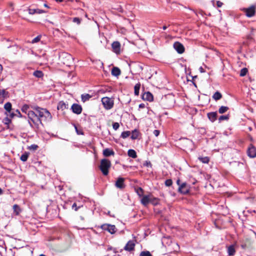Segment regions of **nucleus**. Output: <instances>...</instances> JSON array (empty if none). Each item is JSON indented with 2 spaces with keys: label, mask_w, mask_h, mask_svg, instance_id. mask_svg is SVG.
Listing matches in <instances>:
<instances>
[{
  "label": "nucleus",
  "mask_w": 256,
  "mask_h": 256,
  "mask_svg": "<svg viewBox=\"0 0 256 256\" xmlns=\"http://www.w3.org/2000/svg\"><path fill=\"white\" fill-rule=\"evenodd\" d=\"M36 112L38 114V117H40V120L44 121L50 120L52 118L50 113L45 108L36 107L34 108ZM42 123L41 122L40 124Z\"/></svg>",
  "instance_id": "1"
},
{
  "label": "nucleus",
  "mask_w": 256,
  "mask_h": 256,
  "mask_svg": "<svg viewBox=\"0 0 256 256\" xmlns=\"http://www.w3.org/2000/svg\"><path fill=\"white\" fill-rule=\"evenodd\" d=\"M28 116L29 119L28 122L31 126H32L31 122L35 125H38L39 124H41V120H40V117H38L36 110L35 112L32 110L28 111Z\"/></svg>",
  "instance_id": "2"
},
{
  "label": "nucleus",
  "mask_w": 256,
  "mask_h": 256,
  "mask_svg": "<svg viewBox=\"0 0 256 256\" xmlns=\"http://www.w3.org/2000/svg\"><path fill=\"white\" fill-rule=\"evenodd\" d=\"M110 166L111 163L106 158L102 160L100 168L104 175L108 174Z\"/></svg>",
  "instance_id": "3"
},
{
  "label": "nucleus",
  "mask_w": 256,
  "mask_h": 256,
  "mask_svg": "<svg viewBox=\"0 0 256 256\" xmlns=\"http://www.w3.org/2000/svg\"><path fill=\"white\" fill-rule=\"evenodd\" d=\"M60 58L64 64L70 66L73 62L72 56L66 52H62L60 55Z\"/></svg>",
  "instance_id": "4"
},
{
  "label": "nucleus",
  "mask_w": 256,
  "mask_h": 256,
  "mask_svg": "<svg viewBox=\"0 0 256 256\" xmlns=\"http://www.w3.org/2000/svg\"><path fill=\"white\" fill-rule=\"evenodd\" d=\"M102 102L104 108L106 110H110L113 107L114 100L112 98L108 97H104L102 98Z\"/></svg>",
  "instance_id": "5"
},
{
  "label": "nucleus",
  "mask_w": 256,
  "mask_h": 256,
  "mask_svg": "<svg viewBox=\"0 0 256 256\" xmlns=\"http://www.w3.org/2000/svg\"><path fill=\"white\" fill-rule=\"evenodd\" d=\"M141 202L144 206H146L150 202L155 204L157 203V199L153 198L152 195L144 196L141 200Z\"/></svg>",
  "instance_id": "6"
},
{
  "label": "nucleus",
  "mask_w": 256,
  "mask_h": 256,
  "mask_svg": "<svg viewBox=\"0 0 256 256\" xmlns=\"http://www.w3.org/2000/svg\"><path fill=\"white\" fill-rule=\"evenodd\" d=\"M100 228L103 230H106L111 234H113L116 232V228L114 225L105 224H102Z\"/></svg>",
  "instance_id": "7"
},
{
  "label": "nucleus",
  "mask_w": 256,
  "mask_h": 256,
  "mask_svg": "<svg viewBox=\"0 0 256 256\" xmlns=\"http://www.w3.org/2000/svg\"><path fill=\"white\" fill-rule=\"evenodd\" d=\"M190 186L186 182H183L180 185L178 192L184 194H188L190 192Z\"/></svg>",
  "instance_id": "8"
},
{
  "label": "nucleus",
  "mask_w": 256,
  "mask_h": 256,
  "mask_svg": "<svg viewBox=\"0 0 256 256\" xmlns=\"http://www.w3.org/2000/svg\"><path fill=\"white\" fill-rule=\"evenodd\" d=\"M242 10L248 17L250 18L254 16L255 14L256 7L254 6H252L248 8H244Z\"/></svg>",
  "instance_id": "9"
},
{
  "label": "nucleus",
  "mask_w": 256,
  "mask_h": 256,
  "mask_svg": "<svg viewBox=\"0 0 256 256\" xmlns=\"http://www.w3.org/2000/svg\"><path fill=\"white\" fill-rule=\"evenodd\" d=\"M174 48L179 54H182L184 52V48L183 45L178 42H176L174 43Z\"/></svg>",
  "instance_id": "10"
},
{
  "label": "nucleus",
  "mask_w": 256,
  "mask_h": 256,
  "mask_svg": "<svg viewBox=\"0 0 256 256\" xmlns=\"http://www.w3.org/2000/svg\"><path fill=\"white\" fill-rule=\"evenodd\" d=\"M124 178H118L115 183V186L120 189H122L125 188L124 184Z\"/></svg>",
  "instance_id": "11"
},
{
  "label": "nucleus",
  "mask_w": 256,
  "mask_h": 256,
  "mask_svg": "<svg viewBox=\"0 0 256 256\" xmlns=\"http://www.w3.org/2000/svg\"><path fill=\"white\" fill-rule=\"evenodd\" d=\"M135 246V242L134 240H129L125 246L124 249L127 251L133 250Z\"/></svg>",
  "instance_id": "12"
},
{
  "label": "nucleus",
  "mask_w": 256,
  "mask_h": 256,
  "mask_svg": "<svg viewBox=\"0 0 256 256\" xmlns=\"http://www.w3.org/2000/svg\"><path fill=\"white\" fill-rule=\"evenodd\" d=\"M72 110L73 112L79 114L82 112V108L80 104H74L72 106Z\"/></svg>",
  "instance_id": "13"
},
{
  "label": "nucleus",
  "mask_w": 256,
  "mask_h": 256,
  "mask_svg": "<svg viewBox=\"0 0 256 256\" xmlns=\"http://www.w3.org/2000/svg\"><path fill=\"white\" fill-rule=\"evenodd\" d=\"M248 156L250 158L256 156V148L252 145H250L248 150Z\"/></svg>",
  "instance_id": "14"
},
{
  "label": "nucleus",
  "mask_w": 256,
  "mask_h": 256,
  "mask_svg": "<svg viewBox=\"0 0 256 256\" xmlns=\"http://www.w3.org/2000/svg\"><path fill=\"white\" fill-rule=\"evenodd\" d=\"M112 46L113 50V51L116 54H119L120 52V44L118 42H114L112 44Z\"/></svg>",
  "instance_id": "15"
},
{
  "label": "nucleus",
  "mask_w": 256,
  "mask_h": 256,
  "mask_svg": "<svg viewBox=\"0 0 256 256\" xmlns=\"http://www.w3.org/2000/svg\"><path fill=\"white\" fill-rule=\"evenodd\" d=\"M8 96V92L4 89H0V102H2L4 98Z\"/></svg>",
  "instance_id": "16"
},
{
  "label": "nucleus",
  "mask_w": 256,
  "mask_h": 256,
  "mask_svg": "<svg viewBox=\"0 0 256 256\" xmlns=\"http://www.w3.org/2000/svg\"><path fill=\"white\" fill-rule=\"evenodd\" d=\"M28 13L30 14H40L45 12L44 10L40 9H32L29 8L28 10Z\"/></svg>",
  "instance_id": "17"
},
{
  "label": "nucleus",
  "mask_w": 256,
  "mask_h": 256,
  "mask_svg": "<svg viewBox=\"0 0 256 256\" xmlns=\"http://www.w3.org/2000/svg\"><path fill=\"white\" fill-rule=\"evenodd\" d=\"M68 105L63 101L60 102L58 104L57 108L60 110H64L68 108Z\"/></svg>",
  "instance_id": "18"
},
{
  "label": "nucleus",
  "mask_w": 256,
  "mask_h": 256,
  "mask_svg": "<svg viewBox=\"0 0 256 256\" xmlns=\"http://www.w3.org/2000/svg\"><path fill=\"white\" fill-rule=\"evenodd\" d=\"M208 118L210 120L213 122L215 121L216 120V119L217 113L216 112H212L208 113Z\"/></svg>",
  "instance_id": "19"
},
{
  "label": "nucleus",
  "mask_w": 256,
  "mask_h": 256,
  "mask_svg": "<svg viewBox=\"0 0 256 256\" xmlns=\"http://www.w3.org/2000/svg\"><path fill=\"white\" fill-rule=\"evenodd\" d=\"M114 152L110 148H106L103 150V154L105 156H109L111 155H114Z\"/></svg>",
  "instance_id": "20"
},
{
  "label": "nucleus",
  "mask_w": 256,
  "mask_h": 256,
  "mask_svg": "<svg viewBox=\"0 0 256 256\" xmlns=\"http://www.w3.org/2000/svg\"><path fill=\"white\" fill-rule=\"evenodd\" d=\"M120 74V70L117 67H114L112 70V74L114 76H118Z\"/></svg>",
  "instance_id": "21"
},
{
  "label": "nucleus",
  "mask_w": 256,
  "mask_h": 256,
  "mask_svg": "<svg viewBox=\"0 0 256 256\" xmlns=\"http://www.w3.org/2000/svg\"><path fill=\"white\" fill-rule=\"evenodd\" d=\"M143 98L147 100L152 101L153 99V96L150 92H147L144 93L143 96Z\"/></svg>",
  "instance_id": "22"
},
{
  "label": "nucleus",
  "mask_w": 256,
  "mask_h": 256,
  "mask_svg": "<svg viewBox=\"0 0 256 256\" xmlns=\"http://www.w3.org/2000/svg\"><path fill=\"white\" fill-rule=\"evenodd\" d=\"M228 252L229 256H234L235 254L236 250L234 245L229 246L228 248Z\"/></svg>",
  "instance_id": "23"
},
{
  "label": "nucleus",
  "mask_w": 256,
  "mask_h": 256,
  "mask_svg": "<svg viewBox=\"0 0 256 256\" xmlns=\"http://www.w3.org/2000/svg\"><path fill=\"white\" fill-rule=\"evenodd\" d=\"M128 154L130 157L132 158H136L137 156L136 151L134 150H129L128 152Z\"/></svg>",
  "instance_id": "24"
},
{
  "label": "nucleus",
  "mask_w": 256,
  "mask_h": 256,
  "mask_svg": "<svg viewBox=\"0 0 256 256\" xmlns=\"http://www.w3.org/2000/svg\"><path fill=\"white\" fill-rule=\"evenodd\" d=\"M222 94L218 92H216L212 96L213 98L216 100H220L222 98Z\"/></svg>",
  "instance_id": "25"
},
{
  "label": "nucleus",
  "mask_w": 256,
  "mask_h": 256,
  "mask_svg": "<svg viewBox=\"0 0 256 256\" xmlns=\"http://www.w3.org/2000/svg\"><path fill=\"white\" fill-rule=\"evenodd\" d=\"M13 209H14V212L16 214V215L19 214L21 212V210H20V206L17 204H14L13 206Z\"/></svg>",
  "instance_id": "26"
},
{
  "label": "nucleus",
  "mask_w": 256,
  "mask_h": 256,
  "mask_svg": "<svg viewBox=\"0 0 256 256\" xmlns=\"http://www.w3.org/2000/svg\"><path fill=\"white\" fill-rule=\"evenodd\" d=\"M21 110L23 112H24L27 114H28V112L30 111V110L29 106L27 104L24 105L22 106Z\"/></svg>",
  "instance_id": "27"
},
{
  "label": "nucleus",
  "mask_w": 256,
  "mask_h": 256,
  "mask_svg": "<svg viewBox=\"0 0 256 256\" xmlns=\"http://www.w3.org/2000/svg\"><path fill=\"white\" fill-rule=\"evenodd\" d=\"M140 87V83L136 84L134 88V94L136 96H138L139 94V90Z\"/></svg>",
  "instance_id": "28"
},
{
  "label": "nucleus",
  "mask_w": 256,
  "mask_h": 256,
  "mask_svg": "<svg viewBox=\"0 0 256 256\" xmlns=\"http://www.w3.org/2000/svg\"><path fill=\"white\" fill-rule=\"evenodd\" d=\"M138 136V132L136 130H134L132 132L131 138L132 140H136Z\"/></svg>",
  "instance_id": "29"
},
{
  "label": "nucleus",
  "mask_w": 256,
  "mask_h": 256,
  "mask_svg": "<svg viewBox=\"0 0 256 256\" xmlns=\"http://www.w3.org/2000/svg\"><path fill=\"white\" fill-rule=\"evenodd\" d=\"M198 160L204 164H208L210 160L209 158L207 156L206 157H199Z\"/></svg>",
  "instance_id": "30"
},
{
  "label": "nucleus",
  "mask_w": 256,
  "mask_h": 256,
  "mask_svg": "<svg viewBox=\"0 0 256 256\" xmlns=\"http://www.w3.org/2000/svg\"><path fill=\"white\" fill-rule=\"evenodd\" d=\"M33 74L36 77L38 78H42L43 76V74H42V72H41L40 70H36V71H35L34 72Z\"/></svg>",
  "instance_id": "31"
},
{
  "label": "nucleus",
  "mask_w": 256,
  "mask_h": 256,
  "mask_svg": "<svg viewBox=\"0 0 256 256\" xmlns=\"http://www.w3.org/2000/svg\"><path fill=\"white\" fill-rule=\"evenodd\" d=\"M228 108L227 106H222L218 110V112L220 114H224L228 110Z\"/></svg>",
  "instance_id": "32"
},
{
  "label": "nucleus",
  "mask_w": 256,
  "mask_h": 256,
  "mask_svg": "<svg viewBox=\"0 0 256 256\" xmlns=\"http://www.w3.org/2000/svg\"><path fill=\"white\" fill-rule=\"evenodd\" d=\"M10 116L11 117H14V116H17L18 117H20V118H22V116L20 112L18 110H16V111H15V112H12V114H10Z\"/></svg>",
  "instance_id": "33"
},
{
  "label": "nucleus",
  "mask_w": 256,
  "mask_h": 256,
  "mask_svg": "<svg viewBox=\"0 0 256 256\" xmlns=\"http://www.w3.org/2000/svg\"><path fill=\"white\" fill-rule=\"evenodd\" d=\"M28 153L25 152L24 154H22L20 156V160L22 162H26L27 160L28 156Z\"/></svg>",
  "instance_id": "34"
},
{
  "label": "nucleus",
  "mask_w": 256,
  "mask_h": 256,
  "mask_svg": "<svg viewBox=\"0 0 256 256\" xmlns=\"http://www.w3.org/2000/svg\"><path fill=\"white\" fill-rule=\"evenodd\" d=\"M4 108L6 111L10 112L12 109V104L10 102H6L4 104Z\"/></svg>",
  "instance_id": "35"
},
{
  "label": "nucleus",
  "mask_w": 256,
  "mask_h": 256,
  "mask_svg": "<svg viewBox=\"0 0 256 256\" xmlns=\"http://www.w3.org/2000/svg\"><path fill=\"white\" fill-rule=\"evenodd\" d=\"M248 72V70L246 68H243L240 70V76H245Z\"/></svg>",
  "instance_id": "36"
},
{
  "label": "nucleus",
  "mask_w": 256,
  "mask_h": 256,
  "mask_svg": "<svg viewBox=\"0 0 256 256\" xmlns=\"http://www.w3.org/2000/svg\"><path fill=\"white\" fill-rule=\"evenodd\" d=\"M90 98L91 96L88 94L82 95V99L84 102L88 100Z\"/></svg>",
  "instance_id": "37"
},
{
  "label": "nucleus",
  "mask_w": 256,
  "mask_h": 256,
  "mask_svg": "<svg viewBox=\"0 0 256 256\" xmlns=\"http://www.w3.org/2000/svg\"><path fill=\"white\" fill-rule=\"evenodd\" d=\"M130 134V131H126L122 133L121 136L123 138H126L129 136Z\"/></svg>",
  "instance_id": "38"
},
{
  "label": "nucleus",
  "mask_w": 256,
  "mask_h": 256,
  "mask_svg": "<svg viewBox=\"0 0 256 256\" xmlns=\"http://www.w3.org/2000/svg\"><path fill=\"white\" fill-rule=\"evenodd\" d=\"M140 256H152V255L148 251H143L140 252Z\"/></svg>",
  "instance_id": "39"
},
{
  "label": "nucleus",
  "mask_w": 256,
  "mask_h": 256,
  "mask_svg": "<svg viewBox=\"0 0 256 256\" xmlns=\"http://www.w3.org/2000/svg\"><path fill=\"white\" fill-rule=\"evenodd\" d=\"M136 192L140 196H141L143 194V190L140 188H137Z\"/></svg>",
  "instance_id": "40"
},
{
  "label": "nucleus",
  "mask_w": 256,
  "mask_h": 256,
  "mask_svg": "<svg viewBox=\"0 0 256 256\" xmlns=\"http://www.w3.org/2000/svg\"><path fill=\"white\" fill-rule=\"evenodd\" d=\"M72 22H74L78 24H79L81 22V19L78 18H73Z\"/></svg>",
  "instance_id": "41"
},
{
  "label": "nucleus",
  "mask_w": 256,
  "mask_h": 256,
  "mask_svg": "<svg viewBox=\"0 0 256 256\" xmlns=\"http://www.w3.org/2000/svg\"><path fill=\"white\" fill-rule=\"evenodd\" d=\"M172 180H170V179L166 180L165 182V184L168 186H172Z\"/></svg>",
  "instance_id": "42"
},
{
  "label": "nucleus",
  "mask_w": 256,
  "mask_h": 256,
  "mask_svg": "<svg viewBox=\"0 0 256 256\" xmlns=\"http://www.w3.org/2000/svg\"><path fill=\"white\" fill-rule=\"evenodd\" d=\"M38 148V146L37 145L32 144L28 147V149L30 150H35Z\"/></svg>",
  "instance_id": "43"
},
{
  "label": "nucleus",
  "mask_w": 256,
  "mask_h": 256,
  "mask_svg": "<svg viewBox=\"0 0 256 256\" xmlns=\"http://www.w3.org/2000/svg\"><path fill=\"white\" fill-rule=\"evenodd\" d=\"M112 127L114 130H117L120 127V124L118 122H114L112 124Z\"/></svg>",
  "instance_id": "44"
},
{
  "label": "nucleus",
  "mask_w": 256,
  "mask_h": 256,
  "mask_svg": "<svg viewBox=\"0 0 256 256\" xmlns=\"http://www.w3.org/2000/svg\"><path fill=\"white\" fill-rule=\"evenodd\" d=\"M40 36H38L32 40V43H36L40 40Z\"/></svg>",
  "instance_id": "45"
},
{
  "label": "nucleus",
  "mask_w": 256,
  "mask_h": 256,
  "mask_svg": "<svg viewBox=\"0 0 256 256\" xmlns=\"http://www.w3.org/2000/svg\"><path fill=\"white\" fill-rule=\"evenodd\" d=\"M228 116H221L219 118V120L220 121L222 120H228Z\"/></svg>",
  "instance_id": "46"
},
{
  "label": "nucleus",
  "mask_w": 256,
  "mask_h": 256,
  "mask_svg": "<svg viewBox=\"0 0 256 256\" xmlns=\"http://www.w3.org/2000/svg\"><path fill=\"white\" fill-rule=\"evenodd\" d=\"M144 166H151V164L150 162L146 161L144 163Z\"/></svg>",
  "instance_id": "47"
},
{
  "label": "nucleus",
  "mask_w": 256,
  "mask_h": 256,
  "mask_svg": "<svg viewBox=\"0 0 256 256\" xmlns=\"http://www.w3.org/2000/svg\"><path fill=\"white\" fill-rule=\"evenodd\" d=\"M153 134L156 136H158L160 134V130H156L153 132Z\"/></svg>",
  "instance_id": "48"
},
{
  "label": "nucleus",
  "mask_w": 256,
  "mask_h": 256,
  "mask_svg": "<svg viewBox=\"0 0 256 256\" xmlns=\"http://www.w3.org/2000/svg\"><path fill=\"white\" fill-rule=\"evenodd\" d=\"M222 2H220V1H218L217 2H216V4H217V6L218 7H221L222 5Z\"/></svg>",
  "instance_id": "49"
},
{
  "label": "nucleus",
  "mask_w": 256,
  "mask_h": 256,
  "mask_svg": "<svg viewBox=\"0 0 256 256\" xmlns=\"http://www.w3.org/2000/svg\"><path fill=\"white\" fill-rule=\"evenodd\" d=\"M145 107V104H141L139 105V108H144Z\"/></svg>",
  "instance_id": "50"
},
{
  "label": "nucleus",
  "mask_w": 256,
  "mask_h": 256,
  "mask_svg": "<svg viewBox=\"0 0 256 256\" xmlns=\"http://www.w3.org/2000/svg\"><path fill=\"white\" fill-rule=\"evenodd\" d=\"M199 70H200V72H202H202H204V68H203L202 66H200V68Z\"/></svg>",
  "instance_id": "51"
},
{
  "label": "nucleus",
  "mask_w": 256,
  "mask_h": 256,
  "mask_svg": "<svg viewBox=\"0 0 256 256\" xmlns=\"http://www.w3.org/2000/svg\"><path fill=\"white\" fill-rule=\"evenodd\" d=\"M176 184L180 186V185H181V184H180V180H176Z\"/></svg>",
  "instance_id": "52"
},
{
  "label": "nucleus",
  "mask_w": 256,
  "mask_h": 256,
  "mask_svg": "<svg viewBox=\"0 0 256 256\" xmlns=\"http://www.w3.org/2000/svg\"><path fill=\"white\" fill-rule=\"evenodd\" d=\"M167 27L165 26H164L163 27H162V29L164 30H166V29Z\"/></svg>",
  "instance_id": "53"
},
{
  "label": "nucleus",
  "mask_w": 256,
  "mask_h": 256,
  "mask_svg": "<svg viewBox=\"0 0 256 256\" xmlns=\"http://www.w3.org/2000/svg\"><path fill=\"white\" fill-rule=\"evenodd\" d=\"M187 141H188V142L190 144H192V141L189 140H188Z\"/></svg>",
  "instance_id": "54"
},
{
  "label": "nucleus",
  "mask_w": 256,
  "mask_h": 256,
  "mask_svg": "<svg viewBox=\"0 0 256 256\" xmlns=\"http://www.w3.org/2000/svg\"><path fill=\"white\" fill-rule=\"evenodd\" d=\"M56 1L58 2H62L63 1V0H56Z\"/></svg>",
  "instance_id": "55"
},
{
  "label": "nucleus",
  "mask_w": 256,
  "mask_h": 256,
  "mask_svg": "<svg viewBox=\"0 0 256 256\" xmlns=\"http://www.w3.org/2000/svg\"><path fill=\"white\" fill-rule=\"evenodd\" d=\"M2 189L0 188V194H2Z\"/></svg>",
  "instance_id": "56"
},
{
  "label": "nucleus",
  "mask_w": 256,
  "mask_h": 256,
  "mask_svg": "<svg viewBox=\"0 0 256 256\" xmlns=\"http://www.w3.org/2000/svg\"><path fill=\"white\" fill-rule=\"evenodd\" d=\"M44 6L45 7H46V8H48V5H47L46 4H44Z\"/></svg>",
  "instance_id": "57"
},
{
  "label": "nucleus",
  "mask_w": 256,
  "mask_h": 256,
  "mask_svg": "<svg viewBox=\"0 0 256 256\" xmlns=\"http://www.w3.org/2000/svg\"><path fill=\"white\" fill-rule=\"evenodd\" d=\"M39 256H46L45 255L43 254H40Z\"/></svg>",
  "instance_id": "58"
}]
</instances>
